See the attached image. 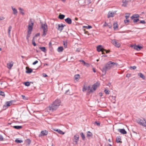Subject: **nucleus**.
I'll use <instances>...</instances> for the list:
<instances>
[{
  "mask_svg": "<svg viewBox=\"0 0 146 146\" xmlns=\"http://www.w3.org/2000/svg\"><path fill=\"white\" fill-rule=\"evenodd\" d=\"M118 65V63L117 62L110 61L105 65V66L103 67L102 71L103 73H104L105 74L107 70H110L111 68L115 66H117Z\"/></svg>",
  "mask_w": 146,
  "mask_h": 146,
  "instance_id": "1",
  "label": "nucleus"
},
{
  "mask_svg": "<svg viewBox=\"0 0 146 146\" xmlns=\"http://www.w3.org/2000/svg\"><path fill=\"white\" fill-rule=\"evenodd\" d=\"M82 91L83 92L87 91V94L89 95L91 92V88L90 85L86 86V83H85L82 88Z\"/></svg>",
  "mask_w": 146,
  "mask_h": 146,
  "instance_id": "2",
  "label": "nucleus"
},
{
  "mask_svg": "<svg viewBox=\"0 0 146 146\" xmlns=\"http://www.w3.org/2000/svg\"><path fill=\"white\" fill-rule=\"evenodd\" d=\"M41 28L42 29L43 31V34L42 35V37H44L46 35L48 31L47 25L46 23L42 24Z\"/></svg>",
  "mask_w": 146,
  "mask_h": 146,
  "instance_id": "3",
  "label": "nucleus"
},
{
  "mask_svg": "<svg viewBox=\"0 0 146 146\" xmlns=\"http://www.w3.org/2000/svg\"><path fill=\"white\" fill-rule=\"evenodd\" d=\"M137 122L140 125L146 127V119L144 118L142 119L138 118L137 119Z\"/></svg>",
  "mask_w": 146,
  "mask_h": 146,
  "instance_id": "4",
  "label": "nucleus"
},
{
  "mask_svg": "<svg viewBox=\"0 0 146 146\" xmlns=\"http://www.w3.org/2000/svg\"><path fill=\"white\" fill-rule=\"evenodd\" d=\"M49 110L52 112L56 110L58 107V105H56L52 103L48 107Z\"/></svg>",
  "mask_w": 146,
  "mask_h": 146,
  "instance_id": "5",
  "label": "nucleus"
},
{
  "mask_svg": "<svg viewBox=\"0 0 146 146\" xmlns=\"http://www.w3.org/2000/svg\"><path fill=\"white\" fill-rule=\"evenodd\" d=\"M100 85V83L98 82H97L94 84L92 86V93L93 92L95 91L99 87Z\"/></svg>",
  "mask_w": 146,
  "mask_h": 146,
  "instance_id": "6",
  "label": "nucleus"
},
{
  "mask_svg": "<svg viewBox=\"0 0 146 146\" xmlns=\"http://www.w3.org/2000/svg\"><path fill=\"white\" fill-rule=\"evenodd\" d=\"M112 44L115 46L119 48L120 46V44L115 39H113L111 40Z\"/></svg>",
  "mask_w": 146,
  "mask_h": 146,
  "instance_id": "7",
  "label": "nucleus"
},
{
  "mask_svg": "<svg viewBox=\"0 0 146 146\" xmlns=\"http://www.w3.org/2000/svg\"><path fill=\"white\" fill-rule=\"evenodd\" d=\"M97 50L98 52L102 51L103 52V51H106V50L104 49L102 46L101 45H99L97 47Z\"/></svg>",
  "mask_w": 146,
  "mask_h": 146,
  "instance_id": "8",
  "label": "nucleus"
},
{
  "mask_svg": "<svg viewBox=\"0 0 146 146\" xmlns=\"http://www.w3.org/2000/svg\"><path fill=\"white\" fill-rule=\"evenodd\" d=\"M65 25H63L62 23L61 24H59L58 25V27L57 28L58 30L60 31L61 32L62 30L63 29Z\"/></svg>",
  "mask_w": 146,
  "mask_h": 146,
  "instance_id": "9",
  "label": "nucleus"
},
{
  "mask_svg": "<svg viewBox=\"0 0 146 146\" xmlns=\"http://www.w3.org/2000/svg\"><path fill=\"white\" fill-rule=\"evenodd\" d=\"M52 103L56 105H58V107H59L61 101L60 100L57 99L53 102Z\"/></svg>",
  "mask_w": 146,
  "mask_h": 146,
  "instance_id": "10",
  "label": "nucleus"
},
{
  "mask_svg": "<svg viewBox=\"0 0 146 146\" xmlns=\"http://www.w3.org/2000/svg\"><path fill=\"white\" fill-rule=\"evenodd\" d=\"M31 22V24H29V27L28 28V31H32L33 28V26L34 25V23L32 22L31 20L30 21Z\"/></svg>",
  "mask_w": 146,
  "mask_h": 146,
  "instance_id": "11",
  "label": "nucleus"
},
{
  "mask_svg": "<svg viewBox=\"0 0 146 146\" xmlns=\"http://www.w3.org/2000/svg\"><path fill=\"white\" fill-rule=\"evenodd\" d=\"M79 136L78 134L75 135L74 136V139L75 140L74 142H75V144H77L78 141L79 140Z\"/></svg>",
  "mask_w": 146,
  "mask_h": 146,
  "instance_id": "12",
  "label": "nucleus"
},
{
  "mask_svg": "<svg viewBox=\"0 0 146 146\" xmlns=\"http://www.w3.org/2000/svg\"><path fill=\"white\" fill-rule=\"evenodd\" d=\"M26 69L27 70L26 71V72L27 74H30L33 71V70L32 69L29 68L28 67H26Z\"/></svg>",
  "mask_w": 146,
  "mask_h": 146,
  "instance_id": "13",
  "label": "nucleus"
},
{
  "mask_svg": "<svg viewBox=\"0 0 146 146\" xmlns=\"http://www.w3.org/2000/svg\"><path fill=\"white\" fill-rule=\"evenodd\" d=\"M65 21L68 24H70L72 23V20L69 17L65 19Z\"/></svg>",
  "mask_w": 146,
  "mask_h": 146,
  "instance_id": "14",
  "label": "nucleus"
},
{
  "mask_svg": "<svg viewBox=\"0 0 146 146\" xmlns=\"http://www.w3.org/2000/svg\"><path fill=\"white\" fill-rule=\"evenodd\" d=\"M142 48V47L140 46L139 45H135L133 46L134 49L137 50H140Z\"/></svg>",
  "mask_w": 146,
  "mask_h": 146,
  "instance_id": "15",
  "label": "nucleus"
},
{
  "mask_svg": "<svg viewBox=\"0 0 146 146\" xmlns=\"http://www.w3.org/2000/svg\"><path fill=\"white\" fill-rule=\"evenodd\" d=\"M110 99L111 100V101L113 103H115V96H110L109 97Z\"/></svg>",
  "mask_w": 146,
  "mask_h": 146,
  "instance_id": "16",
  "label": "nucleus"
},
{
  "mask_svg": "<svg viewBox=\"0 0 146 146\" xmlns=\"http://www.w3.org/2000/svg\"><path fill=\"white\" fill-rule=\"evenodd\" d=\"M118 131L121 133L123 134H126L127 133L126 131L124 129H118Z\"/></svg>",
  "mask_w": 146,
  "mask_h": 146,
  "instance_id": "17",
  "label": "nucleus"
},
{
  "mask_svg": "<svg viewBox=\"0 0 146 146\" xmlns=\"http://www.w3.org/2000/svg\"><path fill=\"white\" fill-rule=\"evenodd\" d=\"M11 8L13 11V14L17 15L18 12L17 10L15 8H14L13 7H11Z\"/></svg>",
  "mask_w": 146,
  "mask_h": 146,
  "instance_id": "18",
  "label": "nucleus"
},
{
  "mask_svg": "<svg viewBox=\"0 0 146 146\" xmlns=\"http://www.w3.org/2000/svg\"><path fill=\"white\" fill-rule=\"evenodd\" d=\"M42 135L43 136L46 135L48 134V132L46 130L42 131L41 132Z\"/></svg>",
  "mask_w": 146,
  "mask_h": 146,
  "instance_id": "19",
  "label": "nucleus"
},
{
  "mask_svg": "<svg viewBox=\"0 0 146 146\" xmlns=\"http://www.w3.org/2000/svg\"><path fill=\"white\" fill-rule=\"evenodd\" d=\"M54 131L58 132V133L60 134H64V133L60 129H54Z\"/></svg>",
  "mask_w": 146,
  "mask_h": 146,
  "instance_id": "20",
  "label": "nucleus"
},
{
  "mask_svg": "<svg viewBox=\"0 0 146 146\" xmlns=\"http://www.w3.org/2000/svg\"><path fill=\"white\" fill-rule=\"evenodd\" d=\"M80 78V76L79 74H76L74 76L75 80H76L77 81H78Z\"/></svg>",
  "mask_w": 146,
  "mask_h": 146,
  "instance_id": "21",
  "label": "nucleus"
},
{
  "mask_svg": "<svg viewBox=\"0 0 146 146\" xmlns=\"http://www.w3.org/2000/svg\"><path fill=\"white\" fill-rule=\"evenodd\" d=\"M139 17V16L138 14H135L132 16L131 17V18L132 19H133V18H138Z\"/></svg>",
  "mask_w": 146,
  "mask_h": 146,
  "instance_id": "22",
  "label": "nucleus"
},
{
  "mask_svg": "<svg viewBox=\"0 0 146 146\" xmlns=\"http://www.w3.org/2000/svg\"><path fill=\"white\" fill-rule=\"evenodd\" d=\"M13 64L12 63V64L11 63H8L7 64V67L9 69H11L12 67L13 66Z\"/></svg>",
  "mask_w": 146,
  "mask_h": 146,
  "instance_id": "23",
  "label": "nucleus"
},
{
  "mask_svg": "<svg viewBox=\"0 0 146 146\" xmlns=\"http://www.w3.org/2000/svg\"><path fill=\"white\" fill-rule=\"evenodd\" d=\"M128 1L126 0H125L124 1V0L123 1V4L122 5L123 6L125 7L127 5V4Z\"/></svg>",
  "mask_w": 146,
  "mask_h": 146,
  "instance_id": "24",
  "label": "nucleus"
},
{
  "mask_svg": "<svg viewBox=\"0 0 146 146\" xmlns=\"http://www.w3.org/2000/svg\"><path fill=\"white\" fill-rule=\"evenodd\" d=\"M63 48L62 46L59 47L58 48V51L59 52H61L63 50Z\"/></svg>",
  "mask_w": 146,
  "mask_h": 146,
  "instance_id": "25",
  "label": "nucleus"
},
{
  "mask_svg": "<svg viewBox=\"0 0 146 146\" xmlns=\"http://www.w3.org/2000/svg\"><path fill=\"white\" fill-rule=\"evenodd\" d=\"M117 23L115 22L113 24V28L114 30H115L117 28Z\"/></svg>",
  "mask_w": 146,
  "mask_h": 146,
  "instance_id": "26",
  "label": "nucleus"
},
{
  "mask_svg": "<svg viewBox=\"0 0 146 146\" xmlns=\"http://www.w3.org/2000/svg\"><path fill=\"white\" fill-rule=\"evenodd\" d=\"M138 75L141 78H142L143 79H145V77L144 75L141 73H139L138 74Z\"/></svg>",
  "mask_w": 146,
  "mask_h": 146,
  "instance_id": "27",
  "label": "nucleus"
},
{
  "mask_svg": "<svg viewBox=\"0 0 146 146\" xmlns=\"http://www.w3.org/2000/svg\"><path fill=\"white\" fill-rule=\"evenodd\" d=\"M91 135V132L89 131H88L86 137L88 138V139H90V138Z\"/></svg>",
  "mask_w": 146,
  "mask_h": 146,
  "instance_id": "28",
  "label": "nucleus"
},
{
  "mask_svg": "<svg viewBox=\"0 0 146 146\" xmlns=\"http://www.w3.org/2000/svg\"><path fill=\"white\" fill-rule=\"evenodd\" d=\"M114 13L112 12H109L108 14V17L109 18L111 17H113V16Z\"/></svg>",
  "mask_w": 146,
  "mask_h": 146,
  "instance_id": "29",
  "label": "nucleus"
},
{
  "mask_svg": "<svg viewBox=\"0 0 146 146\" xmlns=\"http://www.w3.org/2000/svg\"><path fill=\"white\" fill-rule=\"evenodd\" d=\"M12 27L11 26H10L8 28V34L9 35V36H11V34H10V32L11 30V29H12Z\"/></svg>",
  "mask_w": 146,
  "mask_h": 146,
  "instance_id": "30",
  "label": "nucleus"
},
{
  "mask_svg": "<svg viewBox=\"0 0 146 146\" xmlns=\"http://www.w3.org/2000/svg\"><path fill=\"white\" fill-rule=\"evenodd\" d=\"M65 17V16L64 15L60 14L59 15L58 18L61 19H62L64 18Z\"/></svg>",
  "mask_w": 146,
  "mask_h": 146,
  "instance_id": "31",
  "label": "nucleus"
},
{
  "mask_svg": "<svg viewBox=\"0 0 146 146\" xmlns=\"http://www.w3.org/2000/svg\"><path fill=\"white\" fill-rule=\"evenodd\" d=\"M121 138L119 137H117L116 139V142L117 143H121Z\"/></svg>",
  "mask_w": 146,
  "mask_h": 146,
  "instance_id": "32",
  "label": "nucleus"
},
{
  "mask_svg": "<svg viewBox=\"0 0 146 146\" xmlns=\"http://www.w3.org/2000/svg\"><path fill=\"white\" fill-rule=\"evenodd\" d=\"M19 9L20 11V12L22 14V15H23L24 14V13L23 12V9L21 8H19Z\"/></svg>",
  "mask_w": 146,
  "mask_h": 146,
  "instance_id": "33",
  "label": "nucleus"
},
{
  "mask_svg": "<svg viewBox=\"0 0 146 146\" xmlns=\"http://www.w3.org/2000/svg\"><path fill=\"white\" fill-rule=\"evenodd\" d=\"M93 123L94 125H96L98 126H99L100 125V122L98 121H96L94 123Z\"/></svg>",
  "mask_w": 146,
  "mask_h": 146,
  "instance_id": "34",
  "label": "nucleus"
},
{
  "mask_svg": "<svg viewBox=\"0 0 146 146\" xmlns=\"http://www.w3.org/2000/svg\"><path fill=\"white\" fill-rule=\"evenodd\" d=\"M13 127L16 129H19L21 128H22V126H21L17 125V126H14Z\"/></svg>",
  "mask_w": 146,
  "mask_h": 146,
  "instance_id": "35",
  "label": "nucleus"
},
{
  "mask_svg": "<svg viewBox=\"0 0 146 146\" xmlns=\"http://www.w3.org/2000/svg\"><path fill=\"white\" fill-rule=\"evenodd\" d=\"M39 48L41 50L44 52H46V49L45 47H40Z\"/></svg>",
  "mask_w": 146,
  "mask_h": 146,
  "instance_id": "36",
  "label": "nucleus"
},
{
  "mask_svg": "<svg viewBox=\"0 0 146 146\" xmlns=\"http://www.w3.org/2000/svg\"><path fill=\"white\" fill-rule=\"evenodd\" d=\"M7 106V107L9 106H10V105L11 104V101H9L8 102H7L6 103Z\"/></svg>",
  "mask_w": 146,
  "mask_h": 146,
  "instance_id": "37",
  "label": "nucleus"
},
{
  "mask_svg": "<svg viewBox=\"0 0 146 146\" xmlns=\"http://www.w3.org/2000/svg\"><path fill=\"white\" fill-rule=\"evenodd\" d=\"M80 135L83 140L85 139V137L84 134L83 133H80Z\"/></svg>",
  "mask_w": 146,
  "mask_h": 146,
  "instance_id": "38",
  "label": "nucleus"
},
{
  "mask_svg": "<svg viewBox=\"0 0 146 146\" xmlns=\"http://www.w3.org/2000/svg\"><path fill=\"white\" fill-rule=\"evenodd\" d=\"M34 38L35 37H33L32 39V44L34 46H36V44L34 41Z\"/></svg>",
  "mask_w": 146,
  "mask_h": 146,
  "instance_id": "39",
  "label": "nucleus"
},
{
  "mask_svg": "<svg viewBox=\"0 0 146 146\" xmlns=\"http://www.w3.org/2000/svg\"><path fill=\"white\" fill-rule=\"evenodd\" d=\"M0 95H1L3 97H5V96L4 92L1 91V90H0Z\"/></svg>",
  "mask_w": 146,
  "mask_h": 146,
  "instance_id": "40",
  "label": "nucleus"
},
{
  "mask_svg": "<svg viewBox=\"0 0 146 146\" xmlns=\"http://www.w3.org/2000/svg\"><path fill=\"white\" fill-rule=\"evenodd\" d=\"M30 83L29 82H27L25 83V85L27 86H29L30 85Z\"/></svg>",
  "mask_w": 146,
  "mask_h": 146,
  "instance_id": "41",
  "label": "nucleus"
},
{
  "mask_svg": "<svg viewBox=\"0 0 146 146\" xmlns=\"http://www.w3.org/2000/svg\"><path fill=\"white\" fill-rule=\"evenodd\" d=\"M15 142L17 143H21L23 142V141L21 140H18V139H17L15 140Z\"/></svg>",
  "mask_w": 146,
  "mask_h": 146,
  "instance_id": "42",
  "label": "nucleus"
},
{
  "mask_svg": "<svg viewBox=\"0 0 146 146\" xmlns=\"http://www.w3.org/2000/svg\"><path fill=\"white\" fill-rule=\"evenodd\" d=\"M104 92L106 94H109L110 93V91L107 89L105 90Z\"/></svg>",
  "mask_w": 146,
  "mask_h": 146,
  "instance_id": "43",
  "label": "nucleus"
},
{
  "mask_svg": "<svg viewBox=\"0 0 146 146\" xmlns=\"http://www.w3.org/2000/svg\"><path fill=\"white\" fill-rule=\"evenodd\" d=\"M133 22L134 23H136L139 21V19L138 18H137V19L133 18Z\"/></svg>",
  "mask_w": 146,
  "mask_h": 146,
  "instance_id": "44",
  "label": "nucleus"
},
{
  "mask_svg": "<svg viewBox=\"0 0 146 146\" xmlns=\"http://www.w3.org/2000/svg\"><path fill=\"white\" fill-rule=\"evenodd\" d=\"M26 142L29 145L31 143V141L30 139H28L26 140Z\"/></svg>",
  "mask_w": 146,
  "mask_h": 146,
  "instance_id": "45",
  "label": "nucleus"
},
{
  "mask_svg": "<svg viewBox=\"0 0 146 146\" xmlns=\"http://www.w3.org/2000/svg\"><path fill=\"white\" fill-rule=\"evenodd\" d=\"M63 42V45H64V47L65 48H66L67 47V42H66L64 41Z\"/></svg>",
  "mask_w": 146,
  "mask_h": 146,
  "instance_id": "46",
  "label": "nucleus"
},
{
  "mask_svg": "<svg viewBox=\"0 0 146 146\" xmlns=\"http://www.w3.org/2000/svg\"><path fill=\"white\" fill-rule=\"evenodd\" d=\"M129 15L128 14H126V15H125V17L126 19H127L129 17Z\"/></svg>",
  "mask_w": 146,
  "mask_h": 146,
  "instance_id": "47",
  "label": "nucleus"
},
{
  "mask_svg": "<svg viewBox=\"0 0 146 146\" xmlns=\"http://www.w3.org/2000/svg\"><path fill=\"white\" fill-rule=\"evenodd\" d=\"M129 22V20L127 19H126L124 20V22L125 24H127V23Z\"/></svg>",
  "mask_w": 146,
  "mask_h": 146,
  "instance_id": "48",
  "label": "nucleus"
},
{
  "mask_svg": "<svg viewBox=\"0 0 146 146\" xmlns=\"http://www.w3.org/2000/svg\"><path fill=\"white\" fill-rule=\"evenodd\" d=\"M4 140V138L3 137V136L1 135H0V141H3Z\"/></svg>",
  "mask_w": 146,
  "mask_h": 146,
  "instance_id": "49",
  "label": "nucleus"
},
{
  "mask_svg": "<svg viewBox=\"0 0 146 146\" xmlns=\"http://www.w3.org/2000/svg\"><path fill=\"white\" fill-rule=\"evenodd\" d=\"M84 27L86 28L87 29H90L91 28V26L90 25H88V26H84L83 27Z\"/></svg>",
  "mask_w": 146,
  "mask_h": 146,
  "instance_id": "50",
  "label": "nucleus"
},
{
  "mask_svg": "<svg viewBox=\"0 0 146 146\" xmlns=\"http://www.w3.org/2000/svg\"><path fill=\"white\" fill-rule=\"evenodd\" d=\"M21 96L22 97V98L25 100H27V98L25 97L24 95H22Z\"/></svg>",
  "mask_w": 146,
  "mask_h": 146,
  "instance_id": "51",
  "label": "nucleus"
},
{
  "mask_svg": "<svg viewBox=\"0 0 146 146\" xmlns=\"http://www.w3.org/2000/svg\"><path fill=\"white\" fill-rule=\"evenodd\" d=\"M79 61L81 62V63L82 64H85V62L84 61L82 60H79Z\"/></svg>",
  "mask_w": 146,
  "mask_h": 146,
  "instance_id": "52",
  "label": "nucleus"
},
{
  "mask_svg": "<svg viewBox=\"0 0 146 146\" xmlns=\"http://www.w3.org/2000/svg\"><path fill=\"white\" fill-rule=\"evenodd\" d=\"M139 23L143 24H145V22L144 20H141L139 22Z\"/></svg>",
  "mask_w": 146,
  "mask_h": 146,
  "instance_id": "53",
  "label": "nucleus"
},
{
  "mask_svg": "<svg viewBox=\"0 0 146 146\" xmlns=\"http://www.w3.org/2000/svg\"><path fill=\"white\" fill-rule=\"evenodd\" d=\"M5 19V18L3 16L0 17V21L3 20Z\"/></svg>",
  "mask_w": 146,
  "mask_h": 146,
  "instance_id": "54",
  "label": "nucleus"
},
{
  "mask_svg": "<svg viewBox=\"0 0 146 146\" xmlns=\"http://www.w3.org/2000/svg\"><path fill=\"white\" fill-rule=\"evenodd\" d=\"M38 60H36L34 62H33V64L34 65H35V64L38 63Z\"/></svg>",
  "mask_w": 146,
  "mask_h": 146,
  "instance_id": "55",
  "label": "nucleus"
},
{
  "mask_svg": "<svg viewBox=\"0 0 146 146\" xmlns=\"http://www.w3.org/2000/svg\"><path fill=\"white\" fill-rule=\"evenodd\" d=\"M130 68H132L133 70H135L136 69V67L135 66H131Z\"/></svg>",
  "mask_w": 146,
  "mask_h": 146,
  "instance_id": "56",
  "label": "nucleus"
},
{
  "mask_svg": "<svg viewBox=\"0 0 146 146\" xmlns=\"http://www.w3.org/2000/svg\"><path fill=\"white\" fill-rule=\"evenodd\" d=\"M42 76L44 77H46L48 76L45 73H43L42 74Z\"/></svg>",
  "mask_w": 146,
  "mask_h": 146,
  "instance_id": "57",
  "label": "nucleus"
},
{
  "mask_svg": "<svg viewBox=\"0 0 146 146\" xmlns=\"http://www.w3.org/2000/svg\"><path fill=\"white\" fill-rule=\"evenodd\" d=\"M30 35H27V39L28 41H29V37L30 36Z\"/></svg>",
  "mask_w": 146,
  "mask_h": 146,
  "instance_id": "58",
  "label": "nucleus"
},
{
  "mask_svg": "<svg viewBox=\"0 0 146 146\" xmlns=\"http://www.w3.org/2000/svg\"><path fill=\"white\" fill-rule=\"evenodd\" d=\"M84 66H86L87 67H88L89 66V64L88 63H86V62H85V64H84Z\"/></svg>",
  "mask_w": 146,
  "mask_h": 146,
  "instance_id": "59",
  "label": "nucleus"
},
{
  "mask_svg": "<svg viewBox=\"0 0 146 146\" xmlns=\"http://www.w3.org/2000/svg\"><path fill=\"white\" fill-rule=\"evenodd\" d=\"M32 31H28V34L27 35H30L31 34V32Z\"/></svg>",
  "mask_w": 146,
  "mask_h": 146,
  "instance_id": "60",
  "label": "nucleus"
},
{
  "mask_svg": "<svg viewBox=\"0 0 146 146\" xmlns=\"http://www.w3.org/2000/svg\"><path fill=\"white\" fill-rule=\"evenodd\" d=\"M108 25L107 23L106 22H105V23L104 24V25L103 26L104 27H106V26H107V25Z\"/></svg>",
  "mask_w": 146,
  "mask_h": 146,
  "instance_id": "61",
  "label": "nucleus"
},
{
  "mask_svg": "<svg viewBox=\"0 0 146 146\" xmlns=\"http://www.w3.org/2000/svg\"><path fill=\"white\" fill-rule=\"evenodd\" d=\"M130 76V74H127L126 75V77H129Z\"/></svg>",
  "mask_w": 146,
  "mask_h": 146,
  "instance_id": "62",
  "label": "nucleus"
},
{
  "mask_svg": "<svg viewBox=\"0 0 146 146\" xmlns=\"http://www.w3.org/2000/svg\"><path fill=\"white\" fill-rule=\"evenodd\" d=\"M84 31L85 33L88 34V35H89L88 32V31H86V30H84Z\"/></svg>",
  "mask_w": 146,
  "mask_h": 146,
  "instance_id": "63",
  "label": "nucleus"
},
{
  "mask_svg": "<svg viewBox=\"0 0 146 146\" xmlns=\"http://www.w3.org/2000/svg\"><path fill=\"white\" fill-rule=\"evenodd\" d=\"M80 48H77L76 50V52H79L80 51Z\"/></svg>",
  "mask_w": 146,
  "mask_h": 146,
  "instance_id": "64",
  "label": "nucleus"
}]
</instances>
